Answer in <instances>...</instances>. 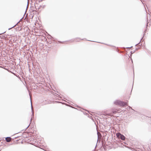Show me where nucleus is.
<instances>
[{
  "label": "nucleus",
  "mask_w": 151,
  "mask_h": 151,
  "mask_svg": "<svg viewBox=\"0 0 151 151\" xmlns=\"http://www.w3.org/2000/svg\"><path fill=\"white\" fill-rule=\"evenodd\" d=\"M141 1H142V0H140Z\"/></svg>",
  "instance_id": "0eeeda50"
},
{
  "label": "nucleus",
  "mask_w": 151,
  "mask_h": 151,
  "mask_svg": "<svg viewBox=\"0 0 151 151\" xmlns=\"http://www.w3.org/2000/svg\"><path fill=\"white\" fill-rule=\"evenodd\" d=\"M31 105L32 111V115H34V111H33V107L32 106V103H31Z\"/></svg>",
  "instance_id": "20e7f679"
},
{
  "label": "nucleus",
  "mask_w": 151,
  "mask_h": 151,
  "mask_svg": "<svg viewBox=\"0 0 151 151\" xmlns=\"http://www.w3.org/2000/svg\"><path fill=\"white\" fill-rule=\"evenodd\" d=\"M6 140L7 142H9L11 140V138L10 137H7L6 138Z\"/></svg>",
  "instance_id": "7ed1b4c3"
},
{
  "label": "nucleus",
  "mask_w": 151,
  "mask_h": 151,
  "mask_svg": "<svg viewBox=\"0 0 151 151\" xmlns=\"http://www.w3.org/2000/svg\"><path fill=\"white\" fill-rule=\"evenodd\" d=\"M116 135L119 138H120L122 140H124L125 139V137L124 136L121 134L119 133H117L116 134Z\"/></svg>",
  "instance_id": "f03ea898"
},
{
  "label": "nucleus",
  "mask_w": 151,
  "mask_h": 151,
  "mask_svg": "<svg viewBox=\"0 0 151 151\" xmlns=\"http://www.w3.org/2000/svg\"><path fill=\"white\" fill-rule=\"evenodd\" d=\"M14 27V26H13L12 27H11V28H9V29H11V28H12L13 27Z\"/></svg>",
  "instance_id": "423d86ee"
},
{
  "label": "nucleus",
  "mask_w": 151,
  "mask_h": 151,
  "mask_svg": "<svg viewBox=\"0 0 151 151\" xmlns=\"http://www.w3.org/2000/svg\"><path fill=\"white\" fill-rule=\"evenodd\" d=\"M114 103L116 105H119L120 106H123L127 104L126 103L118 100L115 101Z\"/></svg>",
  "instance_id": "f257e3e1"
},
{
  "label": "nucleus",
  "mask_w": 151,
  "mask_h": 151,
  "mask_svg": "<svg viewBox=\"0 0 151 151\" xmlns=\"http://www.w3.org/2000/svg\"><path fill=\"white\" fill-rule=\"evenodd\" d=\"M117 111H117L116 110L115 111H113V113L114 114H115L116 112Z\"/></svg>",
  "instance_id": "39448f33"
}]
</instances>
